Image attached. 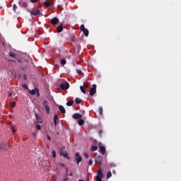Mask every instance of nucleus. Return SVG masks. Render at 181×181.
Masks as SVG:
<instances>
[{
  "mask_svg": "<svg viewBox=\"0 0 181 181\" xmlns=\"http://www.w3.org/2000/svg\"><path fill=\"white\" fill-rule=\"evenodd\" d=\"M11 146L6 144V142L2 141L0 143V151H8Z\"/></svg>",
  "mask_w": 181,
  "mask_h": 181,
  "instance_id": "1",
  "label": "nucleus"
},
{
  "mask_svg": "<svg viewBox=\"0 0 181 181\" xmlns=\"http://www.w3.org/2000/svg\"><path fill=\"white\" fill-rule=\"evenodd\" d=\"M97 93V85L93 84L92 85V88L90 90L89 94L91 97H93V95H94V94H95Z\"/></svg>",
  "mask_w": 181,
  "mask_h": 181,
  "instance_id": "2",
  "label": "nucleus"
},
{
  "mask_svg": "<svg viewBox=\"0 0 181 181\" xmlns=\"http://www.w3.org/2000/svg\"><path fill=\"white\" fill-rule=\"evenodd\" d=\"M59 87L62 90H69V88H70V84H69V83L67 82H65V83H61Z\"/></svg>",
  "mask_w": 181,
  "mask_h": 181,
  "instance_id": "3",
  "label": "nucleus"
},
{
  "mask_svg": "<svg viewBox=\"0 0 181 181\" xmlns=\"http://www.w3.org/2000/svg\"><path fill=\"white\" fill-rule=\"evenodd\" d=\"M95 163L96 165H103V156H98L95 158Z\"/></svg>",
  "mask_w": 181,
  "mask_h": 181,
  "instance_id": "4",
  "label": "nucleus"
},
{
  "mask_svg": "<svg viewBox=\"0 0 181 181\" xmlns=\"http://www.w3.org/2000/svg\"><path fill=\"white\" fill-rule=\"evenodd\" d=\"M43 106L45 107L46 114H50V107H49V105L47 104V101L45 100L43 101Z\"/></svg>",
  "mask_w": 181,
  "mask_h": 181,
  "instance_id": "5",
  "label": "nucleus"
},
{
  "mask_svg": "<svg viewBox=\"0 0 181 181\" xmlns=\"http://www.w3.org/2000/svg\"><path fill=\"white\" fill-rule=\"evenodd\" d=\"M29 93H30V94H31V95H35L36 93L37 94V97H39V95H40V93H39V89L37 88L33 89V90H30Z\"/></svg>",
  "mask_w": 181,
  "mask_h": 181,
  "instance_id": "6",
  "label": "nucleus"
},
{
  "mask_svg": "<svg viewBox=\"0 0 181 181\" xmlns=\"http://www.w3.org/2000/svg\"><path fill=\"white\" fill-rule=\"evenodd\" d=\"M59 155L60 156H64V158H66V159H70V157H69V153H67V151H63V150H62L59 152Z\"/></svg>",
  "mask_w": 181,
  "mask_h": 181,
  "instance_id": "7",
  "label": "nucleus"
},
{
  "mask_svg": "<svg viewBox=\"0 0 181 181\" xmlns=\"http://www.w3.org/2000/svg\"><path fill=\"white\" fill-rule=\"evenodd\" d=\"M51 23L52 25H56L59 23V18L54 17L51 19Z\"/></svg>",
  "mask_w": 181,
  "mask_h": 181,
  "instance_id": "8",
  "label": "nucleus"
},
{
  "mask_svg": "<svg viewBox=\"0 0 181 181\" xmlns=\"http://www.w3.org/2000/svg\"><path fill=\"white\" fill-rule=\"evenodd\" d=\"M72 117L74 119H81L83 118V115H80V113H75Z\"/></svg>",
  "mask_w": 181,
  "mask_h": 181,
  "instance_id": "9",
  "label": "nucleus"
},
{
  "mask_svg": "<svg viewBox=\"0 0 181 181\" xmlns=\"http://www.w3.org/2000/svg\"><path fill=\"white\" fill-rule=\"evenodd\" d=\"M30 14L33 15L34 16H37V15H40V11L39 9L33 10L30 11Z\"/></svg>",
  "mask_w": 181,
  "mask_h": 181,
  "instance_id": "10",
  "label": "nucleus"
},
{
  "mask_svg": "<svg viewBox=\"0 0 181 181\" xmlns=\"http://www.w3.org/2000/svg\"><path fill=\"white\" fill-rule=\"evenodd\" d=\"M82 160H83V158H81L80 154L76 153V160L77 165H78V163H80V162H81Z\"/></svg>",
  "mask_w": 181,
  "mask_h": 181,
  "instance_id": "11",
  "label": "nucleus"
},
{
  "mask_svg": "<svg viewBox=\"0 0 181 181\" xmlns=\"http://www.w3.org/2000/svg\"><path fill=\"white\" fill-rule=\"evenodd\" d=\"M44 5L47 6V8H49V6H53V2L46 0V1L44 2Z\"/></svg>",
  "mask_w": 181,
  "mask_h": 181,
  "instance_id": "12",
  "label": "nucleus"
},
{
  "mask_svg": "<svg viewBox=\"0 0 181 181\" xmlns=\"http://www.w3.org/2000/svg\"><path fill=\"white\" fill-rule=\"evenodd\" d=\"M18 4L21 8H28V3L25 1H19Z\"/></svg>",
  "mask_w": 181,
  "mask_h": 181,
  "instance_id": "13",
  "label": "nucleus"
},
{
  "mask_svg": "<svg viewBox=\"0 0 181 181\" xmlns=\"http://www.w3.org/2000/svg\"><path fill=\"white\" fill-rule=\"evenodd\" d=\"M57 32L58 33H62L63 32V23H61L57 28Z\"/></svg>",
  "mask_w": 181,
  "mask_h": 181,
  "instance_id": "14",
  "label": "nucleus"
},
{
  "mask_svg": "<svg viewBox=\"0 0 181 181\" xmlns=\"http://www.w3.org/2000/svg\"><path fill=\"white\" fill-rule=\"evenodd\" d=\"M28 61H26L21 64L22 70H26V69H28Z\"/></svg>",
  "mask_w": 181,
  "mask_h": 181,
  "instance_id": "15",
  "label": "nucleus"
},
{
  "mask_svg": "<svg viewBox=\"0 0 181 181\" xmlns=\"http://www.w3.org/2000/svg\"><path fill=\"white\" fill-rule=\"evenodd\" d=\"M96 177H104V174H103V170H101V169H99L98 170V175H97V176Z\"/></svg>",
  "mask_w": 181,
  "mask_h": 181,
  "instance_id": "16",
  "label": "nucleus"
},
{
  "mask_svg": "<svg viewBox=\"0 0 181 181\" xmlns=\"http://www.w3.org/2000/svg\"><path fill=\"white\" fill-rule=\"evenodd\" d=\"M59 110L62 112V114H66V109L64 108V107H63V105H59Z\"/></svg>",
  "mask_w": 181,
  "mask_h": 181,
  "instance_id": "17",
  "label": "nucleus"
},
{
  "mask_svg": "<svg viewBox=\"0 0 181 181\" xmlns=\"http://www.w3.org/2000/svg\"><path fill=\"white\" fill-rule=\"evenodd\" d=\"M57 121H59V117L55 114L54 116V124L55 127L57 125Z\"/></svg>",
  "mask_w": 181,
  "mask_h": 181,
  "instance_id": "18",
  "label": "nucleus"
},
{
  "mask_svg": "<svg viewBox=\"0 0 181 181\" xmlns=\"http://www.w3.org/2000/svg\"><path fill=\"white\" fill-rule=\"evenodd\" d=\"M100 151L102 155H105V147L100 146Z\"/></svg>",
  "mask_w": 181,
  "mask_h": 181,
  "instance_id": "19",
  "label": "nucleus"
},
{
  "mask_svg": "<svg viewBox=\"0 0 181 181\" xmlns=\"http://www.w3.org/2000/svg\"><path fill=\"white\" fill-rule=\"evenodd\" d=\"M78 124L79 127H83V125H84V120L83 119H79L78 120Z\"/></svg>",
  "mask_w": 181,
  "mask_h": 181,
  "instance_id": "20",
  "label": "nucleus"
},
{
  "mask_svg": "<svg viewBox=\"0 0 181 181\" xmlns=\"http://www.w3.org/2000/svg\"><path fill=\"white\" fill-rule=\"evenodd\" d=\"M83 33V35L87 37V36H88L90 32L88 31V30L86 28V30H83L82 31Z\"/></svg>",
  "mask_w": 181,
  "mask_h": 181,
  "instance_id": "21",
  "label": "nucleus"
},
{
  "mask_svg": "<svg viewBox=\"0 0 181 181\" xmlns=\"http://www.w3.org/2000/svg\"><path fill=\"white\" fill-rule=\"evenodd\" d=\"M65 170H66V176H73V172H71V173L69 174V168H65Z\"/></svg>",
  "mask_w": 181,
  "mask_h": 181,
  "instance_id": "22",
  "label": "nucleus"
},
{
  "mask_svg": "<svg viewBox=\"0 0 181 181\" xmlns=\"http://www.w3.org/2000/svg\"><path fill=\"white\" fill-rule=\"evenodd\" d=\"M98 149V147H97V146H92L90 151L91 152H95V151H97Z\"/></svg>",
  "mask_w": 181,
  "mask_h": 181,
  "instance_id": "23",
  "label": "nucleus"
},
{
  "mask_svg": "<svg viewBox=\"0 0 181 181\" xmlns=\"http://www.w3.org/2000/svg\"><path fill=\"white\" fill-rule=\"evenodd\" d=\"M8 55L10 56V57H13V59H15L16 57V54H15L13 52H10Z\"/></svg>",
  "mask_w": 181,
  "mask_h": 181,
  "instance_id": "24",
  "label": "nucleus"
},
{
  "mask_svg": "<svg viewBox=\"0 0 181 181\" xmlns=\"http://www.w3.org/2000/svg\"><path fill=\"white\" fill-rule=\"evenodd\" d=\"M73 104H74V101H73V100L68 101V102L66 103V105H67L68 107H71V105H73Z\"/></svg>",
  "mask_w": 181,
  "mask_h": 181,
  "instance_id": "25",
  "label": "nucleus"
},
{
  "mask_svg": "<svg viewBox=\"0 0 181 181\" xmlns=\"http://www.w3.org/2000/svg\"><path fill=\"white\" fill-rule=\"evenodd\" d=\"M85 88L83 86H80V90L81 91V93H83V94H86V89H84Z\"/></svg>",
  "mask_w": 181,
  "mask_h": 181,
  "instance_id": "26",
  "label": "nucleus"
},
{
  "mask_svg": "<svg viewBox=\"0 0 181 181\" xmlns=\"http://www.w3.org/2000/svg\"><path fill=\"white\" fill-rule=\"evenodd\" d=\"M111 176H112V173H111V171L107 172V179H110V177H111Z\"/></svg>",
  "mask_w": 181,
  "mask_h": 181,
  "instance_id": "27",
  "label": "nucleus"
},
{
  "mask_svg": "<svg viewBox=\"0 0 181 181\" xmlns=\"http://www.w3.org/2000/svg\"><path fill=\"white\" fill-rule=\"evenodd\" d=\"M76 104H81V99L76 98L75 100Z\"/></svg>",
  "mask_w": 181,
  "mask_h": 181,
  "instance_id": "28",
  "label": "nucleus"
},
{
  "mask_svg": "<svg viewBox=\"0 0 181 181\" xmlns=\"http://www.w3.org/2000/svg\"><path fill=\"white\" fill-rule=\"evenodd\" d=\"M100 115H103V107H99L98 108Z\"/></svg>",
  "mask_w": 181,
  "mask_h": 181,
  "instance_id": "29",
  "label": "nucleus"
},
{
  "mask_svg": "<svg viewBox=\"0 0 181 181\" xmlns=\"http://www.w3.org/2000/svg\"><path fill=\"white\" fill-rule=\"evenodd\" d=\"M82 86L83 88H88V84L86 82H84Z\"/></svg>",
  "mask_w": 181,
  "mask_h": 181,
  "instance_id": "30",
  "label": "nucleus"
},
{
  "mask_svg": "<svg viewBox=\"0 0 181 181\" xmlns=\"http://www.w3.org/2000/svg\"><path fill=\"white\" fill-rule=\"evenodd\" d=\"M11 108H15L16 107V102H13L11 105Z\"/></svg>",
  "mask_w": 181,
  "mask_h": 181,
  "instance_id": "31",
  "label": "nucleus"
},
{
  "mask_svg": "<svg viewBox=\"0 0 181 181\" xmlns=\"http://www.w3.org/2000/svg\"><path fill=\"white\" fill-rule=\"evenodd\" d=\"M35 127L39 131H40V129H42V126H40V124H36Z\"/></svg>",
  "mask_w": 181,
  "mask_h": 181,
  "instance_id": "32",
  "label": "nucleus"
},
{
  "mask_svg": "<svg viewBox=\"0 0 181 181\" xmlns=\"http://www.w3.org/2000/svg\"><path fill=\"white\" fill-rule=\"evenodd\" d=\"M80 29H81V30L83 32V30H85L86 28V27L84 26V25H81V27H80Z\"/></svg>",
  "mask_w": 181,
  "mask_h": 181,
  "instance_id": "33",
  "label": "nucleus"
},
{
  "mask_svg": "<svg viewBox=\"0 0 181 181\" xmlns=\"http://www.w3.org/2000/svg\"><path fill=\"white\" fill-rule=\"evenodd\" d=\"M60 63H61L62 64H63V66H64V64H66V59H62V60L60 61Z\"/></svg>",
  "mask_w": 181,
  "mask_h": 181,
  "instance_id": "34",
  "label": "nucleus"
},
{
  "mask_svg": "<svg viewBox=\"0 0 181 181\" xmlns=\"http://www.w3.org/2000/svg\"><path fill=\"white\" fill-rule=\"evenodd\" d=\"M76 73H78V74H79V76H81V74H83V72L80 69H76Z\"/></svg>",
  "mask_w": 181,
  "mask_h": 181,
  "instance_id": "35",
  "label": "nucleus"
},
{
  "mask_svg": "<svg viewBox=\"0 0 181 181\" xmlns=\"http://www.w3.org/2000/svg\"><path fill=\"white\" fill-rule=\"evenodd\" d=\"M18 7L16 6V4H13V11H14V12H16V8H17Z\"/></svg>",
  "mask_w": 181,
  "mask_h": 181,
  "instance_id": "36",
  "label": "nucleus"
},
{
  "mask_svg": "<svg viewBox=\"0 0 181 181\" xmlns=\"http://www.w3.org/2000/svg\"><path fill=\"white\" fill-rule=\"evenodd\" d=\"M96 181H103V177L96 176Z\"/></svg>",
  "mask_w": 181,
  "mask_h": 181,
  "instance_id": "37",
  "label": "nucleus"
},
{
  "mask_svg": "<svg viewBox=\"0 0 181 181\" xmlns=\"http://www.w3.org/2000/svg\"><path fill=\"white\" fill-rule=\"evenodd\" d=\"M22 87H23V88H24L25 90H28V86H26V84H23Z\"/></svg>",
  "mask_w": 181,
  "mask_h": 181,
  "instance_id": "38",
  "label": "nucleus"
},
{
  "mask_svg": "<svg viewBox=\"0 0 181 181\" xmlns=\"http://www.w3.org/2000/svg\"><path fill=\"white\" fill-rule=\"evenodd\" d=\"M52 157L56 158V151L54 150L52 151Z\"/></svg>",
  "mask_w": 181,
  "mask_h": 181,
  "instance_id": "39",
  "label": "nucleus"
},
{
  "mask_svg": "<svg viewBox=\"0 0 181 181\" xmlns=\"http://www.w3.org/2000/svg\"><path fill=\"white\" fill-rule=\"evenodd\" d=\"M88 164H89L90 166H91V165H93V160L89 159Z\"/></svg>",
  "mask_w": 181,
  "mask_h": 181,
  "instance_id": "40",
  "label": "nucleus"
},
{
  "mask_svg": "<svg viewBox=\"0 0 181 181\" xmlns=\"http://www.w3.org/2000/svg\"><path fill=\"white\" fill-rule=\"evenodd\" d=\"M30 2L32 4H36V2H37V0H30Z\"/></svg>",
  "mask_w": 181,
  "mask_h": 181,
  "instance_id": "41",
  "label": "nucleus"
},
{
  "mask_svg": "<svg viewBox=\"0 0 181 181\" xmlns=\"http://www.w3.org/2000/svg\"><path fill=\"white\" fill-rule=\"evenodd\" d=\"M60 166H62V168H66V165L64 163H59Z\"/></svg>",
  "mask_w": 181,
  "mask_h": 181,
  "instance_id": "42",
  "label": "nucleus"
},
{
  "mask_svg": "<svg viewBox=\"0 0 181 181\" xmlns=\"http://www.w3.org/2000/svg\"><path fill=\"white\" fill-rule=\"evenodd\" d=\"M99 135L100 136H103V130L99 131Z\"/></svg>",
  "mask_w": 181,
  "mask_h": 181,
  "instance_id": "43",
  "label": "nucleus"
},
{
  "mask_svg": "<svg viewBox=\"0 0 181 181\" xmlns=\"http://www.w3.org/2000/svg\"><path fill=\"white\" fill-rule=\"evenodd\" d=\"M47 138L48 141H52V137H50V136H47Z\"/></svg>",
  "mask_w": 181,
  "mask_h": 181,
  "instance_id": "44",
  "label": "nucleus"
},
{
  "mask_svg": "<svg viewBox=\"0 0 181 181\" xmlns=\"http://www.w3.org/2000/svg\"><path fill=\"white\" fill-rule=\"evenodd\" d=\"M84 156H85V158H88V154L87 153H84Z\"/></svg>",
  "mask_w": 181,
  "mask_h": 181,
  "instance_id": "45",
  "label": "nucleus"
},
{
  "mask_svg": "<svg viewBox=\"0 0 181 181\" xmlns=\"http://www.w3.org/2000/svg\"><path fill=\"white\" fill-rule=\"evenodd\" d=\"M110 166H113V168H115V166H117V165H115L114 163H110Z\"/></svg>",
  "mask_w": 181,
  "mask_h": 181,
  "instance_id": "46",
  "label": "nucleus"
},
{
  "mask_svg": "<svg viewBox=\"0 0 181 181\" xmlns=\"http://www.w3.org/2000/svg\"><path fill=\"white\" fill-rule=\"evenodd\" d=\"M35 118L36 119H39V115H37V114H35Z\"/></svg>",
  "mask_w": 181,
  "mask_h": 181,
  "instance_id": "47",
  "label": "nucleus"
},
{
  "mask_svg": "<svg viewBox=\"0 0 181 181\" xmlns=\"http://www.w3.org/2000/svg\"><path fill=\"white\" fill-rule=\"evenodd\" d=\"M36 135H37V132L33 133V136L35 137Z\"/></svg>",
  "mask_w": 181,
  "mask_h": 181,
  "instance_id": "48",
  "label": "nucleus"
},
{
  "mask_svg": "<svg viewBox=\"0 0 181 181\" xmlns=\"http://www.w3.org/2000/svg\"><path fill=\"white\" fill-rule=\"evenodd\" d=\"M112 173H113V175H117V172L115 171V170H112Z\"/></svg>",
  "mask_w": 181,
  "mask_h": 181,
  "instance_id": "49",
  "label": "nucleus"
},
{
  "mask_svg": "<svg viewBox=\"0 0 181 181\" xmlns=\"http://www.w3.org/2000/svg\"><path fill=\"white\" fill-rule=\"evenodd\" d=\"M12 95V92H8V97H11Z\"/></svg>",
  "mask_w": 181,
  "mask_h": 181,
  "instance_id": "50",
  "label": "nucleus"
},
{
  "mask_svg": "<svg viewBox=\"0 0 181 181\" xmlns=\"http://www.w3.org/2000/svg\"><path fill=\"white\" fill-rule=\"evenodd\" d=\"M16 132V130H13V134H15Z\"/></svg>",
  "mask_w": 181,
  "mask_h": 181,
  "instance_id": "51",
  "label": "nucleus"
},
{
  "mask_svg": "<svg viewBox=\"0 0 181 181\" xmlns=\"http://www.w3.org/2000/svg\"><path fill=\"white\" fill-rule=\"evenodd\" d=\"M24 80H26V75L24 76Z\"/></svg>",
  "mask_w": 181,
  "mask_h": 181,
  "instance_id": "52",
  "label": "nucleus"
},
{
  "mask_svg": "<svg viewBox=\"0 0 181 181\" xmlns=\"http://www.w3.org/2000/svg\"><path fill=\"white\" fill-rule=\"evenodd\" d=\"M78 181H83V180H78Z\"/></svg>",
  "mask_w": 181,
  "mask_h": 181,
  "instance_id": "53",
  "label": "nucleus"
},
{
  "mask_svg": "<svg viewBox=\"0 0 181 181\" xmlns=\"http://www.w3.org/2000/svg\"><path fill=\"white\" fill-rule=\"evenodd\" d=\"M47 148H49V145H47Z\"/></svg>",
  "mask_w": 181,
  "mask_h": 181,
  "instance_id": "54",
  "label": "nucleus"
}]
</instances>
